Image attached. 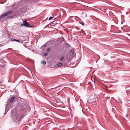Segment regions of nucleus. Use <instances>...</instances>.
I'll list each match as a JSON object with an SVG mask.
<instances>
[{"label":"nucleus","mask_w":130,"mask_h":130,"mask_svg":"<svg viewBox=\"0 0 130 130\" xmlns=\"http://www.w3.org/2000/svg\"><path fill=\"white\" fill-rule=\"evenodd\" d=\"M11 40L12 41H16L18 42H20V41L19 40H16V39H14L13 38H11Z\"/></svg>","instance_id":"0eeeda50"},{"label":"nucleus","mask_w":130,"mask_h":130,"mask_svg":"<svg viewBox=\"0 0 130 130\" xmlns=\"http://www.w3.org/2000/svg\"><path fill=\"white\" fill-rule=\"evenodd\" d=\"M3 35V36L5 38H8L10 37V35L7 32L4 33Z\"/></svg>","instance_id":"f03ea898"},{"label":"nucleus","mask_w":130,"mask_h":130,"mask_svg":"<svg viewBox=\"0 0 130 130\" xmlns=\"http://www.w3.org/2000/svg\"><path fill=\"white\" fill-rule=\"evenodd\" d=\"M41 63L42 64H46V62L44 60H43L41 62Z\"/></svg>","instance_id":"9b49d317"},{"label":"nucleus","mask_w":130,"mask_h":130,"mask_svg":"<svg viewBox=\"0 0 130 130\" xmlns=\"http://www.w3.org/2000/svg\"><path fill=\"white\" fill-rule=\"evenodd\" d=\"M12 13V11H9L8 12H7L5 13L6 14L7 16V15H9L10 14H11Z\"/></svg>","instance_id":"423d86ee"},{"label":"nucleus","mask_w":130,"mask_h":130,"mask_svg":"<svg viewBox=\"0 0 130 130\" xmlns=\"http://www.w3.org/2000/svg\"><path fill=\"white\" fill-rule=\"evenodd\" d=\"M62 64L61 63H58L57 64V66L58 67H60L61 66H62Z\"/></svg>","instance_id":"6e6552de"},{"label":"nucleus","mask_w":130,"mask_h":130,"mask_svg":"<svg viewBox=\"0 0 130 130\" xmlns=\"http://www.w3.org/2000/svg\"><path fill=\"white\" fill-rule=\"evenodd\" d=\"M81 24H82V25H84V23H81Z\"/></svg>","instance_id":"a211bd4d"},{"label":"nucleus","mask_w":130,"mask_h":130,"mask_svg":"<svg viewBox=\"0 0 130 130\" xmlns=\"http://www.w3.org/2000/svg\"><path fill=\"white\" fill-rule=\"evenodd\" d=\"M14 98H15L14 97V96L12 97L10 99V102H12L13 101Z\"/></svg>","instance_id":"1a4fd4ad"},{"label":"nucleus","mask_w":130,"mask_h":130,"mask_svg":"<svg viewBox=\"0 0 130 130\" xmlns=\"http://www.w3.org/2000/svg\"><path fill=\"white\" fill-rule=\"evenodd\" d=\"M28 107L26 104H25L24 106L21 108V110H23V111H26Z\"/></svg>","instance_id":"f257e3e1"},{"label":"nucleus","mask_w":130,"mask_h":130,"mask_svg":"<svg viewBox=\"0 0 130 130\" xmlns=\"http://www.w3.org/2000/svg\"><path fill=\"white\" fill-rule=\"evenodd\" d=\"M53 18V17H50V18H49V20H50L52 19Z\"/></svg>","instance_id":"dca6fc26"},{"label":"nucleus","mask_w":130,"mask_h":130,"mask_svg":"<svg viewBox=\"0 0 130 130\" xmlns=\"http://www.w3.org/2000/svg\"><path fill=\"white\" fill-rule=\"evenodd\" d=\"M25 24H22L21 25V26H25Z\"/></svg>","instance_id":"2eb2a0df"},{"label":"nucleus","mask_w":130,"mask_h":130,"mask_svg":"<svg viewBox=\"0 0 130 130\" xmlns=\"http://www.w3.org/2000/svg\"><path fill=\"white\" fill-rule=\"evenodd\" d=\"M64 58V57L63 56H62L61 58L60 59V61H62Z\"/></svg>","instance_id":"9d476101"},{"label":"nucleus","mask_w":130,"mask_h":130,"mask_svg":"<svg viewBox=\"0 0 130 130\" xmlns=\"http://www.w3.org/2000/svg\"><path fill=\"white\" fill-rule=\"evenodd\" d=\"M27 22H26V21H23V22L24 23V24L26 23Z\"/></svg>","instance_id":"f3484780"},{"label":"nucleus","mask_w":130,"mask_h":130,"mask_svg":"<svg viewBox=\"0 0 130 130\" xmlns=\"http://www.w3.org/2000/svg\"><path fill=\"white\" fill-rule=\"evenodd\" d=\"M126 116H127V117H128V115H127H127H126Z\"/></svg>","instance_id":"6ab92c4d"},{"label":"nucleus","mask_w":130,"mask_h":130,"mask_svg":"<svg viewBox=\"0 0 130 130\" xmlns=\"http://www.w3.org/2000/svg\"><path fill=\"white\" fill-rule=\"evenodd\" d=\"M25 25V26H26V27H32L33 26H30L29 25V24L27 22L26 23L24 24Z\"/></svg>","instance_id":"20e7f679"},{"label":"nucleus","mask_w":130,"mask_h":130,"mask_svg":"<svg viewBox=\"0 0 130 130\" xmlns=\"http://www.w3.org/2000/svg\"><path fill=\"white\" fill-rule=\"evenodd\" d=\"M47 53H45L43 54V55L44 56H45L47 55Z\"/></svg>","instance_id":"4468645a"},{"label":"nucleus","mask_w":130,"mask_h":130,"mask_svg":"<svg viewBox=\"0 0 130 130\" xmlns=\"http://www.w3.org/2000/svg\"><path fill=\"white\" fill-rule=\"evenodd\" d=\"M7 16L6 14L5 13H4L3 14H2L0 16V19L1 18H4L5 17Z\"/></svg>","instance_id":"7ed1b4c3"},{"label":"nucleus","mask_w":130,"mask_h":130,"mask_svg":"<svg viewBox=\"0 0 130 130\" xmlns=\"http://www.w3.org/2000/svg\"><path fill=\"white\" fill-rule=\"evenodd\" d=\"M5 66L4 65H2L0 64V67L1 68H3Z\"/></svg>","instance_id":"f8f14e48"},{"label":"nucleus","mask_w":130,"mask_h":130,"mask_svg":"<svg viewBox=\"0 0 130 130\" xmlns=\"http://www.w3.org/2000/svg\"><path fill=\"white\" fill-rule=\"evenodd\" d=\"M50 50V48H48L46 50L47 52H49Z\"/></svg>","instance_id":"ddd939ff"},{"label":"nucleus","mask_w":130,"mask_h":130,"mask_svg":"<svg viewBox=\"0 0 130 130\" xmlns=\"http://www.w3.org/2000/svg\"><path fill=\"white\" fill-rule=\"evenodd\" d=\"M74 49H72L70 52V54L71 55H72L73 53H74Z\"/></svg>","instance_id":"39448f33"}]
</instances>
